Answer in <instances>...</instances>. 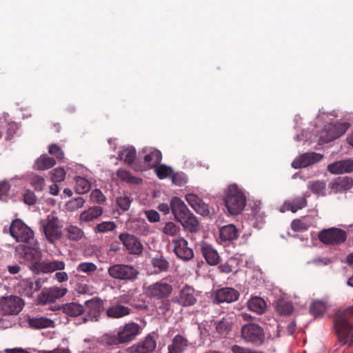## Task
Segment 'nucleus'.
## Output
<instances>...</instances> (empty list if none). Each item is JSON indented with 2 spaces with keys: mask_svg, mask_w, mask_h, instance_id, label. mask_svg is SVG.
<instances>
[{
  "mask_svg": "<svg viewBox=\"0 0 353 353\" xmlns=\"http://www.w3.org/2000/svg\"><path fill=\"white\" fill-rule=\"evenodd\" d=\"M239 236V229L234 224H228L219 229V239H220L221 242H232L236 240Z\"/></svg>",
  "mask_w": 353,
  "mask_h": 353,
  "instance_id": "obj_28",
  "label": "nucleus"
},
{
  "mask_svg": "<svg viewBox=\"0 0 353 353\" xmlns=\"http://www.w3.org/2000/svg\"><path fill=\"white\" fill-rule=\"evenodd\" d=\"M201 252L210 265H215L219 263L220 256L218 252L210 244L207 242H201L200 244Z\"/></svg>",
  "mask_w": 353,
  "mask_h": 353,
  "instance_id": "obj_26",
  "label": "nucleus"
},
{
  "mask_svg": "<svg viewBox=\"0 0 353 353\" xmlns=\"http://www.w3.org/2000/svg\"><path fill=\"white\" fill-rule=\"evenodd\" d=\"M155 173L157 176L161 179H165L167 177H170L172 174L173 170L171 167H169L165 164H159L154 168Z\"/></svg>",
  "mask_w": 353,
  "mask_h": 353,
  "instance_id": "obj_49",
  "label": "nucleus"
},
{
  "mask_svg": "<svg viewBox=\"0 0 353 353\" xmlns=\"http://www.w3.org/2000/svg\"><path fill=\"white\" fill-rule=\"evenodd\" d=\"M84 310V307L82 305L75 302H71L63 305V312L72 317L82 314Z\"/></svg>",
  "mask_w": 353,
  "mask_h": 353,
  "instance_id": "obj_36",
  "label": "nucleus"
},
{
  "mask_svg": "<svg viewBox=\"0 0 353 353\" xmlns=\"http://www.w3.org/2000/svg\"><path fill=\"white\" fill-rule=\"evenodd\" d=\"M172 212L176 221L180 222L191 212L184 202L177 196H174L170 201Z\"/></svg>",
  "mask_w": 353,
  "mask_h": 353,
  "instance_id": "obj_23",
  "label": "nucleus"
},
{
  "mask_svg": "<svg viewBox=\"0 0 353 353\" xmlns=\"http://www.w3.org/2000/svg\"><path fill=\"white\" fill-rule=\"evenodd\" d=\"M232 353H264L261 351L252 350L250 348L241 347L238 345H234L231 347Z\"/></svg>",
  "mask_w": 353,
  "mask_h": 353,
  "instance_id": "obj_64",
  "label": "nucleus"
},
{
  "mask_svg": "<svg viewBox=\"0 0 353 353\" xmlns=\"http://www.w3.org/2000/svg\"><path fill=\"white\" fill-rule=\"evenodd\" d=\"M248 307L251 311L261 314L265 310L266 303L261 297L255 296L248 301Z\"/></svg>",
  "mask_w": 353,
  "mask_h": 353,
  "instance_id": "obj_37",
  "label": "nucleus"
},
{
  "mask_svg": "<svg viewBox=\"0 0 353 353\" xmlns=\"http://www.w3.org/2000/svg\"><path fill=\"white\" fill-rule=\"evenodd\" d=\"M43 232L51 244H54L62 236V225L57 216L52 214L41 222Z\"/></svg>",
  "mask_w": 353,
  "mask_h": 353,
  "instance_id": "obj_4",
  "label": "nucleus"
},
{
  "mask_svg": "<svg viewBox=\"0 0 353 353\" xmlns=\"http://www.w3.org/2000/svg\"><path fill=\"white\" fill-rule=\"evenodd\" d=\"M46 279L39 278L35 281L31 279L22 280L17 285V290L21 295L32 297L34 292L42 288Z\"/></svg>",
  "mask_w": 353,
  "mask_h": 353,
  "instance_id": "obj_13",
  "label": "nucleus"
},
{
  "mask_svg": "<svg viewBox=\"0 0 353 353\" xmlns=\"http://www.w3.org/2000/svg\"><path fill=\"white\" fill-rule=\"evenodd\" d=\"M143 152L144 156L143 168H154L158 165L162 159V154L160 150L155 148H144Z\"/></svg>",
  "mask_w": 353,
  "mask_h": 353,
  "instance_id": "obj_25",
  "label": "nucleus"
},
{
  "mask_svg": "<svg viewBox=\"0 0 353 353\" xmlns=\"http://www.w3.org/2000/svg\"><path fill=\"white\" fill-rule=\"evenodd\" d=\"M224 203L230 214H240L246 204V197L243 191L236 184L230 185L225 193Z\"/></svg>",
  "mask_w": 353,
  "mask_h": 353,
  "instance_id": "obj_2",
  "label": "nucleus"
},
{
  "mask_svg": "<svg viewBox=\"0 0 353 353\" xmlns=\"http://www.w3.org/2000/svg\"><path fill=\"white\" fill-rule=\"evenodd\" d=\"M103 309V301L94 297L85 302L84 312H87L88 318L97 320Z\"/></svg>",
  "mask_w": 353,
  "mask_h": 353,
  "instance_id": "obj_22",
  "label": "nucleus"
},
{
  "mask_svg": "<svg viewBox=\"0 0 353 353\" xmlns=\"http://www.w3.org/2000/svg\"><path fill=\"white\" fill-rule=\"evenodd\" d=\"M292 229L295 232H303L308 229L307 223L301 219H294L291 223Z\"/></svg>",
  "mask_w": 353,
  "mask_h": 353,
  "instance_id": "obj_57",
  "label": "nucleus"
},
{
  "mask_svg": "<svg viewBox=\"0 0 353 353\" xmlns=\"http://www.w3.org/2000/svg\"><path fill=\"white\" fill-rule=\"evenodd\" d=\"M306 203L307 201L305 198H296L291 201L285 203L284 207H285L288 210H290L292 212H296L299 210L305 207Z\"/></svg>",
  "mask_w": 353,
  "mask_h": 353,
  "instance_id": "obj_42",
  "label": "nucleus"
},
{
  "mask_svg": "<svg viewBox=\"0 0 353 353\" xmlns=\"http://www.w3.org/2000/svg\"><path fill=\"white\" fill-rule=\"evenodd\" d=\"M65 172L62 168H57L54 169L51 173L52 181L57 182H61L65 179Z\"/></svg>",
  "mask_w": 353,
  "mask_h": 353,
  "instance_id": "obj_55",
  "label": "nucleus"
},
{
  "mask_svg": "<svg viewBox=\"0 0 353 353\" xmlns=\"http://www.w3.org/2000/svg\"><path fill=\"white\" fill-rule=\"evenodd\" d=\"M68 289L63 287L52 286L43 288L37 298L38 304L46 305L55 302L57 299L64 296Z\"/></svg>",
  "mask_w": 353,
  "mask_h": 353,
  "instance_id": "obj_11",
  "label": "nucleus"
},
{
  "mask_svg": "<svg viewBox=\"0 0 353 353\" xmlns=\"http://www.w3.org/2000/svg\"><path fill=\"white\" fill-rule=\"evenodd\" d=\"M326 184L323 181H316L310 182L308 184V188L314 193L316 194L323 195L325 190Z\"/></svg>",
  "mask_w": 353,
  "mask_h": 353,
  "instance_id": "obj_50",
  "label": "nucleus"
},
{
  "mask_svg": "<svg viewBox=\"0 0 353 353\" xmlns=\"http://www.w3.org/2000/svg\"><path fill=\"white\" fill-rule=\"evenodd\" d=\"M173 183L177 185H182L186 182V177L183 172H174L172 171V174L170 177Z\"/></svg>",
  "mask_w": 353,
  "mask_h": 353,
  "instance_id": "obj_59",
  "label": "nucleus"
},
{
  "mask_svg": "<svg viewBox=\"0 0 353 353\" xmlns=\"http://www.w3.org/2000/svg\"><path fill=\"white\" fill-rule=\"evenodd\" d=\"M172 292L173 287L168 282L167 278L154 282L145 288V294L147 297L155 300H161L162 305L166 308L169 305L168 299Z\"/></svg>",
  "mask_w": 353,
  "mask_h": 353,
  "instance_id": "obj_3",
  "label": "nucleus"
},
{
  "mask_svg": "<svg viewBox=\"0 0 353 353\" xmlns=\"http://www.w3.org/2000/svg\"><path fill=\"white\" fill-rule=\"evenodd\" d=\"M181 231V228L174 222H167L163 228V232L167 235L175 236H177Z\"/></svg>",
  "mask_w": 353,
  "mask_h": 353,
  "instance_id": "obj_51",
  "label": "nucleus"
},
{
  "mask_svg": "<svg viewBox=\"0 0 353 353\" xmlns=\"http://www.w3.org/2000/svg\"><path fill=\"white\" fill-rule=\"evenodd\" d=\"M350 127L348 123L330 124L326 127V134L322 137L325 142H330L344 134Z\"/></svg>",
  "mask_w": 353,
  "mask_h": 353,
  "instance_id": "obj_19",
  "label": "nucleus"
},
{
  "mask_svg": "<svg viewBox=\"0 0 353 353\" xmlns=\"http://www.w3.org/2000/svg\"><path fill=\"white\" fill-rule=\"evenodd\" d=\"M151 264L156 270V272L168 271L170 263L162 255H157L151 259Z\"/></svg>",
  "mask_w": 353,
  "mask_h": 353,
  "instance_id": "obj_39",
  "label": "nucleus"
},
{
  "mask_svg": "<svg viewBox=\"0 0 353 353\" xmlns=\"http://www.w3.org/2000/svg\"><path fill=\"white\" fill-rule=\"evenodd\" d=\"M275 309L280 315L288 316L292 314L294 306L291 301L280 299L276 302Z\"/></svg>",
  "mask_w": 353,
  "mask_h": 353,
  "instance_id": "obj_35",
  "label": "nucleus"
},
{
  "mask_svg": "<svg viewBox=\"0 0 353 353\" xmlns=\"http://www.w3.org/2000/svg\"><path fill=\"white\" fill-rule=\"evenodd\" d=\"M108 273L114 279L134 281L137 279L139 272L132 265L114 264L108 268Z\"/></svg>",
  "mask_w": 353,
  "mask_h": 353,
  "instance_id": "obj_7",
  "label": "nucleus"
},
{
  "mask_svg": "<svg viewBox=\"0 0 353 353\" xmlns=\"http://www.w3.org/2000/svg\"><path fill=\"white\" fill-rule=\"evenodd\" d=\"M131 203L132 199L128 196H120L117 199V204L123 211L128 210Z\"/></svg>",
  "mask_w": 353,
  "mask_h": 353,
  "instance_id": "obj_56",
  "label": "nucleus"
},
{
  "mask_svg": "<svg viewBox=\"0 0 353 353\" xmlns=\"http://www.w3.org/2000/svg\"><path fill=\"white\" fill-rule=\"evenodd\" d=\"M101 341L103 344L108 346H114L123 344L118 332L117 334H106L103 335L101 338Z\"/></svg>",
  "mask_w": 353,
  "mask_h": 353,
  "instance_id": "obj_46",
  "label": "nucleus"
},
{
  "mask_svg": "<svg viewBox=\"0 0 353 353\" xmlns=\"http://www.w3.org/2000/svg\"><path fill=\"white\" fill-rule=\"evenodd\" d=\"M353 318V305L340 310L334 320V328L339 343L351 346L353 343V324L349 319Z\"/></svg>",
  "mask_w": 353,
  "mask_h": 353,
  "instance_id": "obj_1",
  "label": "nucleus"
},
{
  "mask_svg": "<svg viewBox=\"0 0 353 353\" xmlns=\"http://www.w3.org/2000/svg\"><path fill=\"white\" fill-rule=\"evenodd\" d=\"M103 210L101 206H94L89 208L87 210L83 211L79 216L81 222L92 221L103 214Z\"/></svg>",
  "mask_w": 353,
  "mask_h": 353,
  "instance_id": "obj_33",
  "label": "nucleus"
},
{
  "mask_svg": "<svg viewBox=\"0 0 353 353\" xmlns=\"http://www.w3.org/2000/svg\"><path fill=\"white\" fill-rule=\"evenodd\" d=\"M76 181V192L79 194H83L88 192L91 188L90 182L81 176H77L75 179Z\"/></svg>",
  "mask_w": 353,
  "mask_h": 353,
  "instance_id": "obj_43",
  "label": "nucleus"
},
{
  "mask_svg": "<svg viewBox=\"0 0 353 353\" xmlns=\"http://www.w3.org/2000/svg\"><path fill=\"white\" fill-rule=\"evenodd\" d=\"M65 236L71 241H77L83 236V231L75 225H69L64 230Z\"/></svg>",
  "mask_w": 353,
  "mask_h": 353,
  "instance_id": "obj_41",
  "label": "nucleus"
},
{
  "mask_svg": "<svg viewBox=\"0 0 353 353\" xmlns=\"http://www.w3.org/2000/svg\"><path fill=\"white\" fill-rule=\"evenodd\" d=\"M84 203L85 200L82 197L78 196L68 201L65 205L68 210L72 212L82 208Z\"/></svg>",
  "mask_w": 353,
  "mask_h": 353,
  "instance_id": "obj_52",
  "label": "nucleus"
},
{
  "mask_svg": "<svg viewBox=\"0 0 353 353\" xmlns=\"http://www.w3.org/2000/svg\"><path fill=\"white\" fill-rule=\"evenodd\" d=\"M352 187L353 179L350 176H339L330 184L331 190L335 193L350 190Z\"/></svg>",
  "mask_w": 353,
  "mask_h": 353,
  "instance_id": "obj_29",
  "label": "nucleus"
},
{
  "mask_svg": "<svg viewBox=\"0 0 353 353\" xmlns=\"http://www.w3.org/2000/svg\"><path fill=\"white\" fill-rule=\"evenodd\" d=\"M184 230L192 234H195L200 231L201 226L197 218L192 213L185 216L179 222Z\"/></svg>",
  "mask_w": 353,
  "mask_h": 353,
  "instance_id": "obj_31",
  "label": "nucleus"
},
{
  "mask_svg": "<svg viewBox=\"0 0 353 353\" xmlns=\"http://www.w3.org/2000/svg\"><path fill=\"white\" fill-rule=\"evenodd\" d=\"M90 199L94 203L102 204L105 201L106 198L100 190L95 189L90 194Z\"/></svg>",
  "mask_w": 353,
  "mask_h": 353,
  "instance_id": "obj_58",
  "label": "nucleus"
},
{
  "mask_svg": "<svg viewBox=\"0 0 353 353\" xmlns=\"http://www.w3.org/2000/svg\"><path fill=\"white\" fill-rule=\"evenodd\" d=\"M10 188V185L7 181L0 182V200L6 201L8 195V192Z\"/></svg>",
  "mask_w": 353,
  "mask_h": 353,
  "instance_id": "obj_60",
  "label": "nucleus"
},
{
  "mask_svg": "<svg viewBox=\"0 0 353 353\" xmlns=\"http://www.w3.org/2000/svg\"><path fill=\"white\" fill-rule=\"evenodd\" d=\"M194 210L203 216H209L210 214V210L208 205L205 203L202 200Z\"/></svg>",
  "mask_w": 353,
  "mask_h": 353,
  "instance_id": "obj_62",
  "label": "nucleus"
},
{
  "mask_svg": "<svg viewBox=\"0 0 353 353\" xmlns=\"http://www.w3.org/2000/svg\"><path fill=\"white\" fill-rule=\"evenodd\" d=\"M239 292L232 288H223L216 290L214 294L216 303H232L238 300Z\"/></svg>",
  "mask_w": 353,
  "mask_h": 353,
  "instance_id": "obj_21",
  "label": "nucleus"
},
{
  "mask_svg": "<svg viewBox=\"0 0 353 353\" xmlns=\"http://www.w3.org/2000/svg\"><path fill=\"white\" fill-rule=\"evenodd\" d=\"M185 200L190 205V206L194 210L199 203L201 201V199L197 195L194 194H188L185 196Z\"/></svg>",
  "mask_w": 353,
  "mask_h": 353,
  "instance_id": "obj_63",
  "label": "nucleus"
},
{
  "mask_svg": "<svg viewBox=\"0 0 353 353\" xmlns=\"http://www.w3.org/2000/svg\"><path fill=\"white\" fill-rule=\"evenodd\" d=\"M0 305L4 314L12 315L21 312L23 306V301L19 296H9L3 297Z\"/></svg>",
  "mask_w": 353,
  "mask_h": 353,
  "instance_id": "obj_14",
  "label": "nucleus"
},
{
  "mask_svg": "<svg viewBox=\"0 0 353 353\" xmlns=\"http://www.w3.org/2000/svg\"><path fill=\"white\" fill-rule=\"evenodd\" d=\"M119 239L129 254L140 255L142 253L143 245L136 236L125 232L120 234Z\"/></svg>",
  "mask_w": 353,
  "mask_h": 353,
  "instance_id": "obj_12",
  "label": "nucleus"
},
{
  "mask_svg": "<svg viewBox=\"0 0 353 353\" xmlns=\"http://www.w3.org/2000/svg\"><path fill=\"white\" fill-rule=\"evenodd\" d=\"M15 252L23 259L27 261L39 262L41 252L37 239H34L26 244H20L15 248Z\"/></svg>",
  "mask_w": 353,
  "mask_h": 353,
  "instance_id": "obj_9",
  "label": "nucleus"
},
{
  "mask_svg": "<svg viewBox=\"0 0 353 353\" xmlns=\"http://www.w3.org/2000/svg\"><path fill=\"white\" fill-rule=\"evenodd\" d=\"M65 263L62 261L44 260L43 261L34 262L31 266V270L37 273L43 272L48 274L57 270H63L65 269Z\"/></svg>",
  "mask_w": 353,
  "mask_h": 353,
  "instance_id": "obj_16",
  "label": "nucleus"
},
{
  "mask_svg": "<svg viewBox=\"0 0 353 353\" xmlns=\"http://www.w3.org/2000/svg\"><path fill=\"white\" fill-rule=\"evenodd\" d=\"M9 230L11 236L17 242L26 243L35 239L34 232L21 219H17L12 221Z\"/></svg>",
  "mask_w": 353,
  "mask_h": 353,
  "instance_id": "obj_8",
  "label": "nucleus"
},
{
  "mask_svg": "<svg viewBox=\"0 0 353 353\" xmlns=\"http://www.w3.org/2000/svg\"><path fill=\"white\" fill-rule=\"evenodd\" d=\"M117 228V225L114 221H103L98 223L94 228L95 233H106L108 232L114 231Z\"/></svg>",
  "mask_w": 353,
  "mask_h": 353,
  "instance_id": "obj_45",
  "label": "nucleus"
},
{
  "mask_svg": "<svg viewBox=\"0 0 353 353\" xmlns=\"http://www.w3.org/2000/svg\"><path fill=\"white\" fill-rule=\"evenodd\" d=\"M30 183L37 191H42L46 185L45 179L39 175L33 176Z\"/></svg>",
  "mask_w": 353,
  "mask_h": 353,
  "instance_id": "obj_53",
  "label": "nucleus"
},
{
  "mask_svg": "<svg viewBox=\"0 0 353 353\" xmlns=\"http://www.w3.org/2000/svg\"><path fill=\"white\" fill-rule=\"evenodd\" d=\"M28 325L34 329H43L54 326V321L46 317L29 318Z\"/></svg>",
  "mask_w": 353,
  "mask_h": 353,
  "instance_id": "obj_34",
  "label": "nucleus"
},
{
  "mask_svg": "<svg viewBox=\"0 0 353 353\" xmlns=\"http://www.w3.org/2000/svg\"><path fill=\"white\" fill-rule=\"evenodd\" d=\"M323 157V155L319 153L306 152L295 159L292 163V166L295 169L305 168L320 161Z\"/></svg>",
  "mask_w": 353,
  "mask_h": 353,
  "instance_id": "obj_20",
  "label": "nucleus"
},
{
  "mask_svg": "<svg viewBox=\"0 0 353 353\" xmlns=\"http://www.w3.org/2000/svg\"><path fill=\"white\" fill-rule=\"evenodd\" d=\"M173 252L176 256L185 261H188L193 259L194 252L192 248L188 247V243L183 237H177L172 240Z\"/></svg>",
  "mask_w": 353,
  "mask_h": 353,
  "instance_id": "obj_15",
  "label": "nucleus"
},
{
  "mask_svg": "<svg viewBox=\"0 0 353 353\" xmlns=\"http://www.w3.org/2000/svg\"><path fill=\"white\" fill-rule=\"evenodd\" d=\"M117 175L121 180L128 183L139 185L143 181L141 178L132 176L129 171L124 169H119Z\"/></svg>",
  "mask_w": 353,
  "mask_h": 353,
  "instance_id": "obj_40",
  "label": "nucleus"
},
{
  "mask_svg": "<svg viewBox=\"0 0 353 353\" xmlns=\"http://www.w3.org/2000/svg\"><path fill=\"white\" fill-rule=\"evenodd\" d=\"M318 236L319 240L324 244L339 245L346 241L347 233L341 229L330 228L319 232Z\"/></svg>",
  "mask_w": 353,
  "mask_h": 353,
  "instance_id": "obj_10",
  "label": "nucleus"
},
{
  "mask_svg": "<svg viewBox=\"0 0 353 353\" xmlns=\"http://www.w3.org/2000/svg\"><path fill=\"white\" fill-rule=\"evenodd\" d=\"M56 164L54 158L48 157L47 154H42L37 159L34 167L39 170H48L52 168Z\"/></svg>",
  "mask_w": 353,
  "mask_h": 353,
  "instance_id": "obj_38",
  "label": "nucleus"
},
{
  "mask_svg": "<svg viewBox=\"0 0 353 353\" xmlns=\"http://www.w3.org/2000/svg\"><path fill=\"white\" fill-rule=\"evenodd\" d=\"M241 338L248 343L260 346L265 340V333L262 327L255 323H248L242 326Z\"/></svg>",
  "mask_w": 353,
  "mask_h": 353,
  "instance_id": "obj_6",
  "label": "nucleus"
},
{
  "mask_svg": "<svg viewBox=\"0 0 353 353\" xmlns=\"http://www.w3.org/2000/svg\"><path fill=\"white\" fill-rule=\"evenodd\" d=\"M37 198L32 191L30 190H26L23 194V201L26 204L29 205H34L37 202Z\"/></svg>",
  "mask_w": 353,
  "mask_h": 353,
  "instance_id": "obj_61",
  "label": "nucleus"
},
{
  "mask_svg": "<svg viewBox=\"0 0 353 353\" xmlns=\"http://www.w3.org/2000/svg\"><path fill=\"white\" fill-rule=\"evenodd\" d=\"M188 345V340L181 334H176L168 345V353H183Z\"/></svg>",
  "mask_w": 353,
  "mask_h": 353,
  "instance_id": "obj_32",
  "label": "nucleus"
},
{
  "mask_svg": "<svg viewBox=\"0 0 353 353\" xmlns=\"http://www.w3.org/2000/svg\"><path fill=\"white\" fill-rule=\"evenodd\" d=\"M214 327V333L219 337H225L232 330V322L230 319L223 318L219 321H216L213 323Z\"/></svg>",
  "mask_w": 353,
  "mask_h": 353,
  "instance_id": "obj_30",
  "label": "nucleus"
},
{
  "mask_svg": "<svg viewBox=\"0 0 353 353\" xmlns=\"http://www.w3.org/2000/svg\"><path fill=\"white\" fill-rule=\"evenodd\" d=\"M176 302L179 305L188 307L193 305L196 302L193 288L185 285L179 292V294L175 298Z\"/></svg>",
  "mask_w": 353,
  "mask_h": 353,
  "instance_id": "obj_24",
  "label": "nucleus"
},
{
  "mask_svg": "<svg viewBox=\"0 0 353 353\" xmlns=\"http://www.w3.org/2000/svg\"><path fill=\"white\" fill-rule=\"evenodd\" d=\"M119 155L126 163L131 165L135 160L137 152L134 147H128L124 148Z\"/></svg>",
  "mask_w": 353,
  "mask_h": 353,
  "instance_id": "obj_44",
  "label": "nucleus"
},
{
  "mask_svg": "<svg viewBox=\"0 0 353 353\" xmlns=\"http://www.w3.org/2000/svg\"><path fill=\"white\" fill-rule=\"evenodd\" d=\"M97 265L92 262H82L77 265L76 270L78 272L85 273L90 276L96 272Z\"/></svg>",
  "mask_w": 353,
  "mask_h": 353,
  "instance_id": "obj_47",
  "label": "nucleus"
},
{
  "mask_svg": "<svg viewBox=\"0 0 353 353\" xmlns=\"http://www.w3.org/2000/svg\"><path fill=\"white\" fill-rule=\"evenodd\" d=\"M132 297L128 294H123L114 299L110 306L106 309L105 313L108 318L120 319L132 313V309L125 304H130Z\"/></svg>",
  "mask_w": 353,
  "mask_h": 353,
  "instance_id": "obj_5",
  "label": "nucleus"
},
{
  "mask_svg": "<svg viewBox=\"0 0 353 353\" xmlns=\"http://www.w3.org/2000/svg\"><path fill=\"white\" fill-rule=\"evenodd\" d=\"M327 170L330 173L335 174L352 172L353 159L341 160L329 164Z\"/></svg>",
  "mask_w": 353,
  "mask_h": 353,
  "instance_id": "obj_27",
  "label": "nucleus"
},
{
  "mask_svg": "<svg viewBox=\"0 0 353 353\" xmlns=\"http://www.w3.org/2000/svg\"><path fill=\"white\" fill-rule=\"evenodd\" d=\"M326 307L323 302L316 301H314L310 307V312L314 317L321 316L325 312Z\"/></svg>",
  "mask_w": 353,
  "mask_h": 353,
  "instance_id": "obj_48",
  "label": "nucleus"
},
{
  "mask_svg": "<svg viewBox=\"0 0 353 353\" xmlns=\"http://www.w3.org/2000/svg\"><path fill=\"white\" fill-rule=\"evenodd\" d=\"M141 326L134 322H130L119 327V335L121 342L123 343H129L134 339L141 333Z\"/></svg>",
  "mask_w": 353,
  "mask_h": 353,
  "instance_id": "obj_17",
  "label": "nucleus"
},
{
  "mask_svg": "<svg viewBox=\"0 0 353 353\" xmlns=\"http://www.w3.org/2000/svg\"><path fill=\"white\" fill-rule=\"evenodd\" d=\"M48 152L54 156L58 160H63L65 157L62 149L57 144L53 143L49 145Z\"/></svg>",
  "mask_w": 353,
  "mask_h": 353,
  "instance_id": "obj_54",
  "label": "nucleus"
},
{
  "mask_svg": "<svg viewBox=\"0 0 353 353\" xmlns=\"http://www.w3.org/2000/svg\"><path fill=\"white\" fill-rule=\"evenodd\" d=\"M157 347L156 340L148 334L144 340L132 345L128 350V353H152Z\"/></svg>",
  "mask_w": 353,
  "mask_h": 353,
  "instance_id": "obj_18",
  "label": "nucleus"
}]
</instances>
